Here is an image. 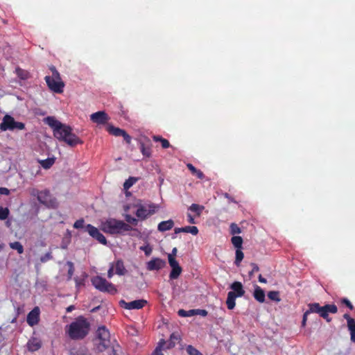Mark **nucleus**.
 Here are the masks:
<instances>
[{"label": "nucleus", "instance_id": "obj_9", "mask_svg": "<svg viewBox=\"0 0 355 355\" xmlns=\"http://www.w3.org/2000/svg\"><path fill=\"white\" fill-rule=\"evenodd\" d=\"M25 128V124L22 122L16 121L10 115L6 114L0 124V129L2 131L15 130H21Z\"/></svg>", "mask_w": 355, "mask_h": 355}, {"label": "nucleus", "instance_id": "obj_57", "mask_svg": "<svg viewBox=\"0 0 355 355\" xmlns=\"http://www.w3.org/2000/svg\"><path fill=\"white\" fill-rule=\"evenodd\" d=\"M225 197L229 200L230 202H234L232 197L227 193L224 194Z\"/></svg>", "mask_w": 355, "mask_h": 355}, {"label": "nucleus", "instance_id": "obj_46", "mask_svg": "<svg viewBox=\"0 0 355 355\" xmlns=\"http://www.w3.org/2000/svg\"><path fill=\"white\" fill-rule=\"evenodd\" d=\"M84 222L85 221L83 219L77 220L73 224V227L76 229L83 228L84 225Z\"/></svg>", "mask_w": 355, "mask_h": 355}, {"label": "nucleus", "instance_id": "obj_24", "mask_svg": "<svg viewBox=\"0 0 355 355\" xmlns=\"http://www.w3.org/2000/svg\"><path fill=\"white\" fill-rule=\"evenodd\" d=\"M205 209V207L203 205H198V204H192L189 207V210L192 211V212H194L196 216H199L202 211L204 210Z\"/></svg>", "mask_w": 355, "mask_h": 355}, {"label": "nucleus", "instance_id": "obj_63", "mask_svg": "<svg viewBox=\"0 0 355 355\" xmlns=\"http://www.w3.org/2000/svg\"><path fill=\"white\" fill-rule=\"evenodd\" d=\"M62 248H66L65 245H63L62 246Z\"/></svg>", "mask_w": 355, "mask_h": 355}, {"label": "nucleus", "instance_id": "obj_42", "mask_svg": "<svg viewBox=\"0 0 355 355\" xmlns=\"http://www.w3.org/2000/svg\"><path fill=\"white\" fill-rule=\"evenodd\" d=\"M67 264L69 266L68 279H71L74 272L73 263L71 261H67Z\"/></svg>", "mask_w": 355, "mask_h": 355}, {"label": "nucleus", "instance_id": "obj_64", "mask_svg": "<svg viewBox=\"0 0 355 355\" xmlns=\"http://www.w3.org/2000/svg\"><path fill=\"white\" fill-rule=\"evenodd\" d=\"M62 248H66L65 245H63L62 246Z\"/></svg>", "mask_w": 355, "mask_h": 355}, {"label": "nucleus", "instance_id": "obj_18", "mask_svg": "<svg viewBox=\"0 0 355 355\" xmlns=\"http://www.w3.org/2000/svg\"><path fill=\"white\" fill-rule=\"evenodd\" d=\"M42 346L41 340L37 338H31L27 343V348L30 352H35Z\"/></svg>", "mask_w": 355, "mask_h": 355}, {"label": "nucleus", "instance_id": "obj_61", "mask_svg": "<svg viewBox=\"0 0 355 355\" xmlns=\"http://www.w3.org/2000/svg\"><path fill=\"white\" fill-rule=\"evenodd\" d=\"M253 274H254V272H252V270L248 272V275H249L250 278L252 277Z\"/></svg>", "mask_w": 355, "mask_h": 355}, {"label": "nucleus", "instance_id": "obj_55", "mask_svg": "<svg viewBox=\"0 0 355 355\" xmlns=\"http://www.w3.org/2000/svg\"><path fill=\"white\" fill-rule=\"evenodd\" d=\"M74 279H75L77 287H78L83 284V280L79 279L78 278H75Z\"/></svg>", "mask_w": 355, "mask_h": 355}, {"label": "nucleus", "instance_id": "obj_41", "mask_svg": "<svg viewBox=\"0 0 355 355\" xmlns=\"http://www.w3.org/2000/svg\"><path fill=\"white\" fill-rule=\"evenodd\" d=\"M240 227L235 223H232L230 225V232L232 234L235 235L241 233Z\"/></svg>", "mask_w": 355, "mask_h": 355}, {"label": "nucleus", "instance_id": "obj_21", "mask_svg": "<svg viewBox=\"0 0 355 355\" xmlns=\"http://www.w3.org/2000/svg\"><path fill=\"white\" fill-rule=\"evenodd\" d=\"M174 226V222L173 220L169 219L168 220L162 221L158 224L157 230L161 232H164L171 230Z\"/></svg>", "mask_w": 355, "mask_h": 355}, {"label": "nucleus", "instance_id": "obj_19", "mask_svg": "<svg viewBox=\"0 0 355 355\" xmlns=\"http://www.w3.org/2000/svg\"><path fill=\"white\" fill-rule=\"evenodd\" d=\"M175 234H179L180 232L190 233L193 235H197L198 233V229L196 226H186L184 227H176L174 230Z\"/></svg>", "mask_w": 355, "mask_h": 355}, {"label": "nucleus", "instance_id": "obj_17", "mask_svg": "<svg viewBox=\"0 0 355 355\" xmlns=\"http://www.w3.org/2000/svg\"><path fill=\"white\" fill-rule=\"evenodd\" d=\"M40 320V309L36 306L28 313L26 318V322L31 327L38 324Z\"/></svg>", "mask_w": 355, "mask_h": 355}, {"label": "nucleus", "instance_id": "obj_38", "mask_svg": "<svg viewBox=\"0 0 355 355\" xmlns=\"http://www.w3.org/2000/svg\"><path fill=\"white\" fill-rule=\"evenodd\" d=\"M340 302L342 305L345 306L351 311L354 309V306H353L352 302L347 298H345V297L341 298L340 300Z\"/></svg>", "mask_w": 355, "mask_h": 355}, {"label": "nucleus", "instance_id": "obj_12", "mask_svg": "<svg viewBox=\"0 0 355 355\" xmlns=\"http://www.w3.org/2000/svg\"><path fill=\"white\" fill-rule=\"evenodd\" d=\"M86 231L89 233V234L96 240H97L100 243L106 245L107 239L104 236V235L100 232L98 228L93 226L92 225L88 224L86 226Z\"/></svg>", "mask_w": 355, "mask_h": 355}, {"label": "nucleus", "instance_id": "obj_4", "mask_svg": "<svg viewBox=\"0 0 355 355\" xmlns=\"http://www.w3.org/2000/svg\"><path fill=\"white\" fill-rule=\"evenodd\" d=\"M100 227L105 233L112 235H124L133 230L132 226L125 222L113 218L102 221Z\"/></svg>", "mask_w": 355, "mask_h": 355}, {"label": "nucleus", "instance_id": "obj_51", "mask_svg": "<svg viewBox=\"0 0 355 355\" xmlns=\"http://www.w3.org/2000/svg\"><path fill=\"white\" fill-rule=\"evenodd\" d=\"M0 194L8 196L10 194V191L6 187H0Z\"/></svg>", "mask_w": 355, "mask_h": 355}, {"label": "nucleus", "instance_id": "obj_45", "mask_svg": "<svg viewBox=\"0 0 355 355\" xmlns=\"http://www.w3.org/2000/svg\"><path fill=\"white\" fill-rule=\"evenodd\" d=\"M168 263H169L170 266L171 267V268H175L176 267H180V265H179L178 262L175 260V258L168 257Z\"/></svg>", "mask_w": 355, "mask_h": 355}, {"label": "nucleus", "instance_id": "obj_49", "mask_svg": "<svg viewBox=\"0 0 355 355\" xmlns=\"http://www.w3.org/2000/svg\"><path fill=\"white\" fill-rule=\"evenodd\" d=\"M207 311L205 309H196V315H200L201 316L205 317L207 315Z\"/></svg>", "mask_w": 355, "mask_h": 355}, {"label": "nucleus", "instance_id": "obj_14", "mask_svg": "<svg viewBox=\"0 0 355 355\" xmlns=\"http://www.w3.org/2000/svg\"><path fill=\"white\" fill-rule=\"evenodd\" d=\"M107 130L110 134L115 137H123L127 144H130L132 138L124 130L108 125Z\"/></svg>", "mask_w": 355, "mask_h": 355}, {"label": "nucleus", "instance_id": "obj_7", "mask_svg": "<svg viewBox=\"0 0 355 355\" xmlns=\"http://www.w3.org/2000/svg\"><path fill=\"white\" fill-rule=\"evenodd\" d=\"M92 285L98 291L114 295L117 293L116 286L111 282H107L105 278L100 276H95L91 279Z\"/></svg>", "mask_w": 355, "mask_h": 355}, {"label": "nucleus", "instance_id": "obj_33", "mask_svg": "<svg viewBox=\"0 0 355 355\" xmlns=\"http://www.w3.org/2000/svg\"><path fill=\"white\" fill-rule=\"evenodd\" d=\"M243 253L241 250V248H236V259H235V264L239 266L243 259Z\"/></svg>", "mask_w": 355, "mask_h": 355}, {"label": "nucleus", "instance_id": "obj_56", "mask_svg": "<svg viewBox=\"0 0 355 355\" xmlns=\"http://www.w3.org/2000/svg\"><path fill=\"white\" fill-rule=\"evenodd\" d=\"M259 281L261 283H266V282H267L266 279L261 276V275H259Z\"/></svg>", "mask_w": 355, "mask_h": 355}, {"label": "nucleus", "instance_id": "obj_35", "mask_svg": "<svg viewBox=\"0 0 355 355\" xmlns=\"http://www.w3.org/2000/svg\"><path fill=\"white\" fill-rule=\"evenodd\" d=\"M124 218H125V220L126 221V223L128 224V225H137V223H138V220L139 219L138 218H134L132 217V216H130V214H125L124 216Z\"/></svg>", "mask_w": 355, "mask_h": 355}, {"label": "nucleus", "instance_id": "obj_36", "mask_svg": "<svg viewBox=\"0 0 355 355\" xmlns=\"http://www.w3.org/2000/svg\"><path fill=\"white\" fill-rule=\"evenodd\" d=\"M140 150L143 155L149 157L151 155V149L149 146H146L144 144H141Z\"/></svg>", "mask_w": 355, "mask_h": 355}, {"label": "nucleus", "instance_id": "obj_23", "mask_svg": "<svg viewBox=\"0 0 355 355\" xmlns=\"http://www.w3.org/2000/svg\"><path fill=\"white\" fill-rule=\"evenodd\" d=\"M189 170L192 173L193 175H196L199 179H203L205 175L203 173L197 169L193 164H187V165Z\"/></svg>", "mask_w": 355, "mask_h": 355}, {"label": "nucleus", "instance_id": "obj_3", "mask_svg": "<svg viewBox=\"0 0 355 355\" xmlns=\"http://www.w3.org/2000/svg\"><path fill=\"white\" fill-rule=\"evenodd\" d=\"M309 309L304 312L302 321V327H304L306 324L308 315L311 313H315L324 319L327 322L331 321V318L329 316V313L335 314L338 312V308L334 304H327L321 306L319 303L314 302L308 304Z\"/></svg>", "mask_w": 355, "mask_h": 355}, {"label": "nucleus", "instance_id": "obj_52", "mask_svg": "<svg viewBox=\"0 0 355 355\" xmlns=\"http://www.w3.org/2000/svg\"><path fill=\"white\" fill-rule=\"evenodd\" d=\"M188 222L191 224H195L196 221L194 218L191 215V214H187Z\"/></svg>", "mask_w": 355, "mask_h": 355}, {"label": "nucleus", "instance_id": "obj_47", "mask_svg": "<svg viewBox=\"0 0 355 355\" xmlns=\"http://www.w3.org/2000/svg\"><path fill=\"white\" fill-rule=\"evenodd\" d=\"M343 318L347 320V326L349 325V323L355 322V320L351 318L349 313H345Z\"/></svg>", "mask_w": 355, "mask_h": 355}, {"label": "nucleus", "instance_id": "obj_20", "mask_svg": "<svg viewBox=\"0 0 355 355\" xmlns=\"http://www.w3.org/2000/svg\"><path fill=\"white\" fill-rule=\"evenodd\" d=\"M114 264V269L115 270V274L118 275H124L127 272V270L124 266L123 261L121 259L117 260L115 263H112Z\"/></svg>", "mask_w": 355, "mask_h": 355}, {"label": "nucleus", "instance_id": "obj_13", "mask_svg": "<svg viewBox=\"0 0 355 355\" xmlns=\"http://www.w3.org/2000/svg\"><path fill=\"white\" fill-rule=\"evenodd\" d=\"M119 304L121 307L125 309H140L147 304V301L145 300H136L130 302H127L125 300H121L119 302Z\"/></svg>", "mask_w": 355, "mask_h": 355}, {"label": "nucleus", "instance_id": "obj_32", "mask_svg": "<svg viewBox=\"0 0 355 355\" xmlns=\"http://www.w3.org/2000/svg\"><path fill=\"white\" fill-rule=\"evenodd\" d=\"M137 180L138 179L137 178L130 177L128 180H125V182L123 184L124 189H129L134 184L136 183Z\"/></svg>", "mask_w": 355, "mask_h": 355}, {"label": "nucleus", "instance_id": "obj_6", "mask_svg": "<svg viewBox=\"0 0 355 355\" xmlns=\"http://www.w3.org/2000/svg\"><path fill=\"white\" fill-rule=\"evenodd\" d=\"M110 334L107 329L105 326L99 327L96 332V338L94 339L96 349L98 352H103L110 345Z\"/></svg>", "mask_w": 355, "mask_h": 355}, {"label": "nucleus", "instance_id": "obj_10", "mask_svg": "<svg viewBox=\"0 0 355 355\" xmlns=\"http://www.w3.org/2000/svg\"><path fill=\"white\" fill-rule=\"evenodd\" d=\"M30 193L32 196L36 197L41 204L48 207L53 206L54 201L52 200L49 190L39 191L36 189H32Z\"/></svg>", "mask_w": 355, "mask_h": 355}, {"label": "nucleus", "instance_id": "obj_8", "mask_svg": "<svg viewBox=\"0 0 355 355\" xmlns=\"http://www.w3.org/2000/svg\"><path fill=\"white\" fill-rule=\"evenodd\" d=\"M232 289L227 294L226 304L228 309H233L235 306V300L238 297H241L244 294L243 285L239 282H234L230 286Z\"/></svg>", "mask_w": 355, "mask_h": 355}, {"label": "nucleus", "instance_id": "obj_28", "mask_svg": "<svg viewBox=\"0 0 355 355\" xmlns=\"http://www.w3.org/2000/svg\"><path fill=\"white\" fill-rule=\"evenodd\" d=\"M232 243L236 248H241L243 243V239L239 236H234L232 238Z\"/></svg>", "mask_w": 355, "mask_h": 355}, {"label": "nucleus", "instance_id": "obj_53", "mask_svg": "<svg viewBox=\"0 0 355 355\" xmlns=\"http://www.w3.org/2000/svg\"><path fill=\"white\" fill-rule=\"evenodd\" d=\"M176 253H177V248H174L173 250H172V252L171 253L168 254V257H172V258H175V256H176Z\"/></svg>", "mask_w": 355, "mask_h": 355}, {"label": "nucleus", "instance_id": "obj_30", "mask_svg": "<svg viewBox=\"0 0 355 355\" xmlns=\"http://www.w3.org/2000/svg\"><path fill=\"white\" fill-rule=\"evenodd\" d=\"M182 268L180 266V267H176L175 268H172L171 272H170V275H169V277L170 279H177L180 275L181 274L182 272Z\"/></svg>", "mask_w": 355, "mask_h": 355}, {"label": "nucleus", "instance_id": "obj_1", "mask_svg": "<svg viewBox=\"0 0 355 355\" xmlns=\"http://www.w3.org/2000/svg\"><path fill=\"white\" fill-rule=\"evenodd\" d=\"M44 121L52 128L53 136L59 141L71 147L83 144V141L73 132L69 125L61 123L53 116H47Z\"/></svg>", "mask_w": 355, "mask_h": 355}, {"label": "nucleus", "instance_id": "obj_59", "mask_svg": "<svg viewBox=\"0 0 355 355\" xmlns=\"http://www.w3.org/2000/svg\"><path fill=\"white\" fill-rule=\"evenodd\" d=\"M73 309V306H69V307H67V312H70V311H71Z\"/></svg>", "mask_w": 355, "mask_h": 355}, {"label": "nucleus", "instance_id": "obj_25", "mask_svg": "<svg viewBox=\"0 0 355 355\" xmlns=\"http://www.w3.org/2000/svg\"><path fill=\"white\" fill-rule=\"evenodd\" d=\"M54 162H55L54 158H47L46 159L40 161L41 166L45 169L50 168L53 166Z\"/></svg>", "mask_w": 355, "mask_h": 355}, {"label": "nucleus", "instance_id": "obj_2", "mask_svg": "<svg viewBox=\"0 0 355 355\" xmlns=\"http://www.w3.org/2000/svg\"><path fill=\"white\" fill-rule=\"evenodd\" d=\"M90 323L83 316L78 317L67 327L66 332L72 340H82L89 334Z\"/></svg>", "mask_w": 355, "mask_h": 355}, {"label": "nucleus", "instance_id": "obj_54", "mask_svg": "<svg viewBox=\"0 0 355 355\" xmlns=\"http://www.w3.org/2000/svg\"><path fill=\"white\" fill-rule=\"evenodd\" d=\"M251 266H252V272H256L259 271V267L257 264L251 263Z\"/></svg>", "mask_w": 355, "mask_h": 355}, {"label": "nucleus", "instance_id": "obj_27", "mask_svg": "<svg viewBox=\"0 0 355 355\" xmlns=\"http://www.w3.org/2000/svg\"><path fill=\"white\" fill-rule=\"evenodd\" d=\"M9 245L10 248L17 250L19 254L24 252V247L19 241L10 243Z\"/></svg>", "mask_w": 355, "mask_h": 355}, {"label": "nucleus", "instance_id": "obj_31", "mask_svg": "<svg viewBox=\"0 0 355 355\" xmlns=\"http://www.w3.org/2000/svg\"><path fill=\"white\" fill-rule=\"evenodd\" d=\"M268 297L270 300L272 301H275L279 302L281 301V298L279 297V291H271L268 293Z\"/></svg>", "mask_w": 355, "mask_h": 355}, {"label": "nucleus", "instance_id": "obj_34", "mask_svg": "<svg viewBox=\"0 0 355 355\" xmlns=\"http://www.w3.org/2000/svg\"><path fill=\"white\" fill-rule=\"evenodd\" d=\"M186 351L189 355H203L199 350L191 345L187 346Z\"/></svg>", "mask_w": 355, "mask_h": 355}, {"label": "nucleus", "instance_id": "obj_22", "mask_svg": "<svg viewBox=\"0 0 355 355\" xmlns=\"http://www.w3.org/2000/svg\"><path fill=\"white\" fill-rule=\"evenodd\" d=\"M254 297L259 302H263L265 301V293L259 286H257L254 291Z\"/></svg>", "mask_w": 355, "mask_h": 355}, {"label": "nucleus", "instance_id": "obj_58", "mask_svg": "<svg viewBox=\"0 0 355 355\" xmlns=\"http://www.w3.org/2000/svg\"><path fill=\"white\" fill-rule=\"evenodd\" d=\"M188 314H191V316L196 315V309H191L189 311H187Z\"/></svg>", "mask_w": 355, "mask_h": 355}, {"label": "nucleus", "instance_id": "obj_37", "mask_svg": "<svg viewBox=\"0 0 355 355\" xmlns=\"http://www.w3.org/2000/svg\"><path fill=\"white\" fill-rule=\"evenodd\" d=\"M347 328L350 333V339L352 342L355 343V322L349 323Z\"/></svg>", "mask_w": 355, "mask_h": 355}, {"label": "nucleus", "instance_id": "obj_11", "mask_svg": "<svg viewBox=\"0 0 355 355\" xmlns=\"http://www.w3.org/2000/svg\"><path fill=\"white\" fill-rule=\"evenodd\" d=\"M158 209V206L151 204L148 205V207H146L143 205L138 206V208L135 212V215L139 220H144L148 217L154 214Z\"/></svg>", "mask_w": 355, "mask_h": 355}, {"label": "nucleus", "instance_id": "obj_29", "mask_svg": "<svg viewBox=\"0 0 355 355\" xmlns=\"http://www.w3.org/2000/svg\"><path fill=\"white\" fill-rule=\"evenodd\" d=\"M16 74L17 76L21 78V80H26L29 77V73L27 71H25L20 68H17L16 70Z\"/></svg>", "mask_w": 355, "mask_h": 355}, {"label": "nucleus", "instance_id": "obj_62", "mask_svg": "<svg viewBox=\"0 0 355 355\" xmlns=\"http://www.w3.org/2000/svg\"><path fill=\"white\" fill-rule=\"evenodd\" d=\"M171 338H177L175 336L174 334H172L171 336Z\"/></svg>", "mask_w": 355, "mask_h": 355}, {"label": "nucleus", "instance_id": "obj_48", "mask_svg": "<svg viewBox=\"0 0 355 355\" xmlns=\"http://www.w3.org/2000/svg\"><path fill=\"white\" fill-rule=\"evenodd\" d=\"M114 264H111L107 271V277L112 278L115 272H114Z\"/></svg>", "mask_w": 355, "mask_h": 355}, {"label": "nucleus", "instance_id": "obj_15", "mask_svg": "<svg viewBox=\"0 0 355 355\" xmlns=\"http://www.w3.org/2000/svg\"><path fill=\"white\" fill-rule=\"evenodd\" d=\"M90 120L97 125H105L110 120V117L105 112L98 111L90 115Z\"/></svg>", "mask_w": 355, "mask_h": 355}, {"label": "nucleus", "instance_id": "obj_39", "mask_svg": "<svg viewBox=\"0 0 355 355\" xmlns=\"http://www.w3.org/2000/svg\"><path fill=\"white\" fill-rule=\"evenodd\" d=\"M9 215V210L8 208L0 207V220H6Z\"/></svg>", "mask_w": 355, "mask_h": 355}, {"label": "nucleus", "instance_id": "obj_50", "mask_svg": "<svg viewBox=\"0 0 355 355\" xmlns=\"http://www.w3.org/2000/svg\"><path fill=\"white\" fill-rule=\"evenodd\" d=\"M189 312L187 311H185L184 309H180L178 311V315L182 317H189L191 316V314H188Z\"/></svg>", "mask_w": 355, "mask_h": 355}, {"label": "nucleus", "instance_id": "obj_60", "mask_svg": "<svg viewBox=\"0 0 355 355\" xmlns=\"http://www.w3.org/2000/svg\"><path fill=\"white\" fill-rule=\"evenodd\" d=\"M109 355H117L116 350L113 349Z\"/></svg>", "mask_w": 355, "mask_h": 355}, {"label": "nucleus", "instance_id": "obj_5", "mask_svg": "<svg viewBox=\"0 0 355 355\" xmlns=\"http://www.w3.org/2000/svg\"><path fill=\"white\" fill-rule=\"evenodd\" d=\"M50 70L52 72V76H46L45 77L46 85H48L49 88L53 92L57 94L62 93L64 84L61 80L60 73L54 66H51Z\"/></svg>", "mask_w": 355, "mask_h": 355}, {"label": "nucleus", "instance_id": "obj_43", "mask_svg": "<svg viewBox=\"0 0 355 355\" xmlns=\"http://www.w3.org/2000/svg\"><path fill=\"white\" fill-rule=\"evenodd\" d=\"M140 250L144 251L146 256H149L153 251L152 248L149 245L141 246Z\"/></svg>", "mask_w": 355, "mask_h": 355}, {"label": "nucleus", "instance_id": "obj_16", "mask_svg": "<svg viewBox=\"0 0 355 355\" xmlns=\"http://www.w3.org/2000/svg\"><path fill=\"white\" fill-rule=\"evenodd\" d=\"M166 266V261L160 258H153L146 263L148 270H159Z\"/></svg>", "mask_w": 355, "mask_h": 355}, {"label": "nucleus", "instance_id": "obj_26", "mask_svg": "<svg viewBox=\"0 0 355 355\" xmlns=\"http://www.w3.org/2000/svg\"><path fill=\"white\" fill-rule=\"evenodd\" d=\"M153 139L155 141H160L163 148H167L170 146L169 141L167 139H164L160 136L155 135L153 137Z\"/></svg>", "mask_w": 355, "mask_h": 355}, {"label": "nucleus", "instance_id": "obj_44", "mask_svg": "<svg viewBox=\"0 0 355 355\" xmlns=\"http://www.w3.org/2000/svg\"><path fill=\"white\" fill-rule=\"evenodd\" d=\"M164 340H162L159 343V345L156 347V349L154 352V355H164L163 353L162 352V344H164Z\"/></svg>", "mask_w": 355, "mask_h": 355}, {"label": "nucleus", "instance_id": "obj_40", "mask_svg": "<svg viewBox=\"0 0 355 355\" xmlns=\"http://www.w3.org/2000/svg\"><path fill=\"white\" fill-rule=\"evenodd\" d=\"M53 259L52 252L51 251L46 252L45 254L40 257V261L42 263H46L49 260Z\"/></svg>", "mask_w": 355, "mask_h": 355}]
</instances>
